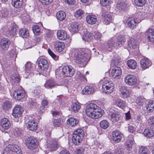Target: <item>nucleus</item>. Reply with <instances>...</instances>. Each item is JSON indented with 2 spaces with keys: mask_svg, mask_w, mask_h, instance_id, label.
Returning a JSON list of instances; mask_svg holds the SVG:
<instances>
[{
  "mask_svg": "<svg viewBox=\"0 0 154 154\" xmlns=\"http://www.w3.org/2000/svg\"><path fill=\"white\" fill-rule=\"evenodd\" d=\"M91 54L88 49L83 48L73 50L71 55L76 63L82 64L88 60Z\"/></svg>",
  "mask_w": 154,
  "mask_h": 154,
  "instance_id": "nucleus-1",
  "label": "nucleus"
},
{
  "mask_svg": "<svg viewBox=\"0 0 154 154\" xmlns=\"http://www.w3.org/2000/svg\"><path fill=\"white\" fill-rule=\"evenodd\" d=\"M103 110L95 103H91L87 105L85 109L87 115L93 119H98L103 115Z\"/></svg>",
  "mask_w": 154,
  "mask_h": 154,
  "instance_id": "nucleus-2",
  "label": "nucleus"
},
{
  "mask_svg": "<svg viewBox=\"0 0 154 154\" xmlns=\"http://www.w3.org/2000/svg\"><path fill=\"white\" fill-rule=\"evenodd\" d=\"M100 83L102 85L103 92L105 94H109L114 91V84L110 79L104 78L100 80Z\"/></svg>",
  "mask_w": 154,
  "mask_h": 154,
  "instance_id": "nucleus-3",
  "label": "nucleus"
},
{
  "mask_svg": "<svg viewBox=\"0 0 154 154\" xmlns=\"http://www.w3.org/2000/svg\"><path fill=\"white\" fill-rule=\"evenodd\" d=\"M126 39L124 36L121 35H118L116 39L112 38L109 40L108 42L107 47V48L112 49L117 48L121 47Z\"/></svg>",
  "mask_w": 154,
  "mask_h": 154,
  "instance_id": "nucleus-4",
  "label": "nucleus"
},
{
  "mask_svg": "<svg viewBox=\"0 0 154 154\" xmlns=\"http://www.w3.org/2000/svg\"><path fill=\"white\" fill-rule=\"evenodd\" d=\"M84 132L82 129H77L74 131L72 138V141L75 145H79L82 141Z\"/></svg>",
  "mask_w": 154,
  "mask_h": 154,
  "instance_id": "nucleus-5",
  "label": "nucleus"
},
{
  "mask_svg": "<svg viewBox=\"0 0 154 154\" xmlns=\"http://www.w3.org/2000/svg\"><path fill=\"white\" fill-rule=\"evenodd\" d=\"M60 146L59 143L57 139L49 137L47 141V149L50 151L56 150Z\"/></svg>",
  "mask_w": 154,
  "mask_h": 154,
  "instance_id": "nucleus-6",
  "label": "nucleus"
},
{
  "mask_svg": "<svg viewBox=\"0 0 154 154\" xmlns=\"http://www.w3.org/2000/svg\"><path fill=\"white\" fill-rule=\"evenodd\" d=\"M141 21V17L139 14H136L132 17L128 18L126 23L127 25L131 29H134L136 24L139 23Z\"/></svg>",
  "mask_w": 154,
  "mask_h": 154,
  "instance_id": "nucleus-7",
  "label": "nucleus"
},
{
  "mask_svg": "<svg viewBox=\"0 0 154 154\" xmlns=\"http://www.w3.org/2000/svg\"><path fill=\"white\" fill-rule=\"evenodd\" d=\"M2 154H22L19 147L16 145H9L4 149Z\"/></svg>",
  "mask_w": 154,
  "mask_h": 154,
  "instance_id": "nucleus-8",
  "label": "nucleus"
},
{
  "mask_svg": "<svg viewBox=\"0 0 154 154\" xmlns=\"http://www.w3.org/2000/svg\"><path fill=\"white\" fill-rule=\"evenodd\" d=\"M108 115L111 121L114 122L118 121L122 118L121 114L118 112H116L112 108L109 109Z\"/></svg>",
  "mask_w": 154,
  "mask_h": 154,
  "instance_id": "nucleus-9",
  "label": "nucleus"
},
{
  "mask_svg": "<svg viewBox=\"0 0 154 154\" xmlns=\"http://www.w3.org/2000/svg\"><path fill=\"white\" fill-rule=\"evenodd\" d=\"M25 144L26 147L31 149H35L38 145L37 140L32 137L27 138L26 140Z\"/></svg>",
  "mask_w": 154,
  "mask_h": 154,
  "instance_id": "nucleus-10",
  "label": "nucleus"
},
{
  "mask_svg": "<svg viewBox=\"0 0 154 154\" xmlns=\"http://www.w3.org/2000/svg\"><path fill=\"white\" fill-rule=\"evenodd\" d=\"M62 71L64 75L71 77L75 73V69L71 66H65L62 68Z\"/></svg>",
  "mask_w": 154,
  "mask_h": 154,
  "instance_id": "nucleus-11",
  "label": "nucleus"
},
{
  "mask_svg": "<svg viewBox=\"0 0 154 154\" xmlns=\"http://www.w3.org/2000/svg\"><path fill=\"white\" fill-rule=\"evenodd\" d=\"M124 80L125 84L130 86L134 85L137 82L136 78L133 75L130 74L127 75Z\"/></svg>",
  "mask_w": 154,
  "mask_h": 154,
  "instance_id": "nucleus-12",
  "label": "nucleus"
},
{
  "mask_svg": "<svg viewBox=\"0 0 154 154\" xmlns=\"http://www.w3.org/2000/svg\"><path fill=\"white\" fill-rule=\"evenodd\" d=\"M13 96L16 100H20L25 97V92L22 89H17L13 92Z\"/></svg>",
  "mask_w": 154,
  "mask_h": 154,
  "instance_id": "nucleus-13",
  "label": "nucleus"
},
{
  "mask_svg": "<svg viewBox=\"0 0 154 154\" xmlns=\"http://www.w3.org/2000/svg\"><path fill=\"white\" fill-rule=\"evenodd\" d=\"M122 72L121 68L119 67H114L111 71L112 77L116 79H120L121 76Z\"/></svg>",
  "mask_w": 154,
  "mask_h": 154,
  "instance_id": "nucleus-14",
  "label": "nucleus"
},
{
  "mask_svg": "<svg viewBox=\"0 0 154 154\" xmlns=\"http://www.w3.org/2000/svg\"><path fill=\"white\" fill-rule=\"evenodd\" d=\"M58 38L61 40H64L66 39H68L69 42L71 40L70 36L67 35L66 32L62 29L59 30L57 31V33Z\"/></svg>",
  "mask_w": 154,
  "mask_h": 154,
  "instance_id": "nucleus-15",
  "label": "nucleus"
},
{
  "mask_svg": "<svg viewBox=\"0 0 154 154\" xmlns=\"http://www.w3.org/2000/svg\"><path fill=\"white\" fill-rule=\"evenodd\" d=\"M37 63L38 68L42 70H46L48 68V63L45 59H39L37 61Z\"/></svg>",
  "mask_w": 154,
  "mask_h": 154,
  "instance_id": "nucleus-16",
  "label": "nucleus"
},
{
  "mask_svg": "<svg viewBox=\"0 0 154 154\" xmlns=\"http://www.w3.org/2000/svg\"><path fill=\"white\" fill-rule=\"evenodd\" d=\"M23 112L22 108L19 105H16L13 109L12 115L15 118H20Z\"/></svg>",
  "mask_w": 154,
  "mask_h": 154,
  "instance_id": "nucleus-17",
  "label": "nucleus"
},
{
  "mask_svg": "<svg viewBox=\"0 0 154 154\" xmlns=\"http://www.w3.org/2000/svg\"><path fill=\"white\" fill-rule=\"evenodd\" d=\"M119 91L122 97L125 99L128 97L130 94L129 92L128 88L125 86H119Z\"/></svg>",
  "mask_w": 154,
  "mask_h": 154,
  "instance_id": "nucleus-18",
  "label": "nucleus"
},
{
  "mask_svg": "<svg viewBox=\"0 0 154 154\" xmlns=\"http://www.w3.org/2000/svg\"><path fill=\"white\" fill-rule=\"evenodd\" d=\"M140 68L142 70H145L148 68L151 65L149 60L147 58H144L140 60Z\"/></svg>",
  "mask_w": 154,
  "mask_h": 154,
  "instance_id": "nucleus-19",
  "label": "nucleus"
},
{
  "mask_svg": "<svg viewBox=\"0 0 154 154\" xmlns=\"http://www.w3.org/2000/svg\"><path fill=\"white\" fill-rule=\"evenodd\" d=\"M130 5L127 2L119 1L116 5V8L119 10H125Z\"/></svg>",
  "mask_w": 154,
  "mask_h": 154,
  "instance_id": "nucleus-20",
  "label": "nucleus"
},
{
  "mask_svg": "<svg viewBox=\"0 0 154 154\" xmlns=\"http://www.w3.org/2000/svg\"><path fill=\"white\" fill-rule=\"evenodd\" d=\"M0 44L2 49L3 50L6 51L8 50L10 45V41L8 38H3L1 40Z\"/></svg>",
  "mask_w": 154,
  "mask_h": 154,
  "instance_id": "nucleus-21",
  "label": "nucleus"
},
{
  "mask_svg": "<svg viewBox=\"0 0 154 154\" xmlns=\"http://www.w3.org/2000/svg\"><path fill=\"white\" fill-rule=\"evenodd\" d=\"M122 135L119 131H113L112 134V139L113 141L116 143L120 142L122 138Z\"/></svg>",
  "mask_w": 154,
  "mask_h": 154,
  "instance_id": "nucleus-22",
  "label": "nucleus"
},
{
  "mask_svg": "<svg viewBox=\"0 0 154 154\" xmlns=\"http://www.w3.org/2000/svg\"><path fill=\"white\" fill-rule=\"evenodd\" d=\"M113 103L115 105L122 109L124 108L126 106L125 101L118 97L114 99Z\"/></svg>",
  "mask_w": 154,
  "mask_h": 154,
  "instance_id": "nucleus-23",
  "label": "nucleus"
},
{
  "mask_svg": "<svg viewBox=\"0 0 154 154\" xmlns=\"http://www.w3.org/2000/svg\"><path fill=\"white\" fill-rule=\"evenodd\" d=\"M0 125L4 129H9L11 126V124L8 119L6 118H3L0 121Z\"/></svg>",
  "mask_w": 154,
  "mask_h": 154,
  "instance_id": "nucleus-24",
  "label": "nucleus"
},
{
  "mask_svg": "<svg viewBox=\"0 0 154 154\" xmlns=\"http://www.w3.org/2000/svg\"><path fill=\"white\" fill-rule=\"evenodd\" d=\"M27 128L29 130L35 131L37 128V124L33 120H30L26 123Z\"/></svg>",
  "mask_w": 154,
  "mask_h": 154,
  "instance_id": "nucleus-25",
  "label": "nucleus"
},
{
  "mask_svg": "<svg viewBox=\"0 0 154 154\" xmlns=\"http://www.w3.org/2000/svg\"><path fill=\"white\" fill-rule=\"evenodd\" d=\"M135 146L133 138L128 140L125 143L126 148L128 151V153L130 152L132 149Z\"/></svg>",
  "mask_w": 154,
  "mask_h": 154,
  "instance_id": "nucleus-26",
  "label": "nucleus"
},
{
  "mask_svg": "<svg viewBox=\"0 0 154 154\" xmlns=\"http://www.w3.org/2000/svg\"><path fill=\"white\" fill-rule=\"evenodd\" d=\"M60 83L54 82V80L50 79L48 80L44 85L45 87L47 88H51L56 85H59Z\"/></svg>",
  "mask_w": 154,
  "mask_h": 154,
  "instance_id": "nucleus-27",
  "label": "nucleus"
},
{
  "mask_svg": "<svg viewBox=\"0 0 154 154\" xmlns=\"http://www.w3.org/2000/svg\"><path fill=\"white\" fill-rule=\"evenodd\" d=\"M112 15L108 13H106L103 17V22L106 25L109 24L113 20Z\"/></svg>",
  "mask_w": 154,
  "mask_h": 154,
  "instance_id": "nucleus-28",
  "label": "nucleus"
},
{
  "mask_svg": "<svg viewBox=\"0 0 154 154\" xmlns=\"http://www.w3.org/2000/svg\"><path fill=\"white\" fill-rule=\"evenodd\" d=\"M26 72V75H32V74H34V71L32 68V63L30 62H27L25 65Z\"/></svg>",
  "mask_w": 154,
  "mask_h": 154,
  "instance_id": "nucleus-29",
  "label": "nucleus"
},
{
  "mask_svg": "<svg viewBox=\"0 0 154 154\" xmlns=\"http://www.w3.org/2000/svg\"><path fill=\"white\" fill-rule=\"evenodd\" d=\"M81 33L82 39L85 41L88 42L92 38L91 33L86 30H84L83 32H81Z\"/></svg>",
  "mask_w": 154,
  "mask_h": 154,
  "instance_id": "nucleus-30",
  "label": "nucleus"
},
{
  "mask_svg": "<svg viewBox=\"0 0 154 154\" xmlns=\"http://www.w3.org/2000/svg\"><path fill=\"white\" fill-rule=\"evenodd\" d=\"M70 31L72 33H76L79 30V24L76 22L72 23L69 27Z\"/></svg>",
  "mask_w": 154,
  "mask_h": 154,
  "instance_id": "nucleus-31",
  "label": "nucleus"
},
{
  "mask_svg": "<svg viewBox=\"0 0 154 154\" xmlns=\"http://www.w3.org/2000/svg\"><path fill=\"white\" fill-rule=\"evenodd\" d=\"M64 43L62 42H56L54 45V48L57 51H62L64 48Z\"/></svg>",
  "mask_w": 154,
  "mask_h": 154,
  "instance_id": "nucleus-32",
  "label": "nucleus"
},
{
  "mask_svg": "<svg viewBox=\"0 0 154 154\" xmlns=\"http://www.w3.org/2000/svg\"><path fill=\"white\" fill-rule=\"evenodd\" d=\"M86 20L88 23L93 24L96 23L97 20L96 16L94 15H88L86 17Z\"/></svg>",
  "mask_w": 154,
  "mask_h": 154,
  "instance_id": "nucleus-33",
  "label": "nucleus"
},
{
  "mask_svg": "<svg viewBox=\"0 0 154 154\" xmlns=\"http://www.w3.org/2000/svg\"><path fill=\"white\" fill-rule=\"evenodd\" d=\"M148 39L151 42H154V29H149L146 31Z\"/></svg>",
  "mask_w": 154,
  "mask_h": 154,
  "instance_id": "nucleus-34",
  "label": "nucleus"
},
{
  "mask_svg": "<svg viewBox=\"0 0 154 154\" xmlns=\"http://www.w3.org/2000/svg\"><path fill=\"white\" fill-rule=\"evenodd\" d=\"M10 81L12 83H18L20 80L19 74L17 73H14L12 74L10 77Z\"/></svg>",
  "mask_w": 154,
  "mask_h": 154,
  "instance_id": "nucleus-35",
  "label": "nucleus"
},
{
  "mask_svg": "<svg viewBox=\"0 0 154 154\" xmlns=\"http://www.w3.org/2000/svg\"><path fill=\"white\" fill-rule=\"evenodd\" d=\"M17 27L15 25L11 26L7 31L8 35H14L16 34Z\"/></svg>",
  "mask_w": 154,
  "mask_h": 154,
  "instance_id": "nucleus-36",
  "label": "nucleus"
},
{
  "mask_svg": "<svg viewBox=\"0 0 154 154\" xmlns=\"http://www.w3.org/2000/svg\"><path fill=\"white\" fill-rule=\"evenodd\" d=\"M79 122L78 119L73 117L69 118L66 121L67 124L72 127H74Z\"/></svg>",
  "mask_w": 154,
  "mask_h": 154,
  "instance_id": "nucleus-37",
  "label": "nucleus"
},
{
  "mask_svg": "<svg viewBox=\"0 0 154 154\" xmlns=\"http://www.w3.org/2000/svg\"><path fill=\"white\" fill-rule=\"evenodd\" d=\"M95 89L93 86H86L83 90L82 91L85 94H89L93 93Z\"/></svg>",
  "mask_w": 154,
  "mask_h": 154,
  "instance_id": "nucleus-38",
  "label": "nucleus"
},
{
  "mask_svg": "<svg viewBox=\"0 0 154 154\" xmlns=\"http://www.w3.org/2000/svg\"><path fill=\"white\" fill-rule=\"evenodd\" d=\"M81 106L78 102L73 103L71 105V110L74 112H77L80 109Z\"/></svg>",
  "mask_w": 154,
  "mask_h": 154,
  "instance_id": "nucleus-39",
  "label": "nucleus"
},
{
  "mask_svg": "<svg viewBox=\"0 0 154 154\" xmlns=\"http://www.w3.org/2000/svg\"><path fill=\"white\" fill-rule=\"evenodd\" d=\"M19 34L23 38H27L29 36V33L28 30L25 28H23L20 29Z\"/></svg>",
  "mask_w": 154,
  "mask_h": 154,
  "instance_id": "nucleus-40",
  "label": "nucleus"
},
{
  "mask_svg": "<svg viewBox=\"0 0 154 154\" xmlns=\"http://www.w3.org/2000/svg\"><path fill=\"white\" fill-rule=\"evenodd\" d=\"M128 47L131 49H135L137 47L136 41L134 38L131 39L128 41Z\"/></svg>",
  "mask_w": 154,
  "mask_h": 154,
  "instance_id": "nucleus-41",
  "label": "nucleus"
},
{
  "mask_svg": "<svg viewBox=\"0 0 154 154\" xmlns=\"http://www.w3.org/2000/svg\"><path fill=\"white\" fill-rule=\"evenodd\" d=\"M143 134L145 137L149 138L153 137L154 135L153 130L149 128H146L144 129Z\"/></svg>",
  "mask_w": 154,
  "mask_h": 154,
  "instance_id": "nucleus-42",
  "label": "nucleus"
},
{
  "mask_svg": "<svg viewBox=\"0 0 154 154\" xmlns=\"http://www.w3.org/2000/svg\"><path fill=\"white\" fill-rule=\"evenodd\" d=\"M85 13V12L83 10L79 9L74 13V16L76 18L81 19L84 16Z\"/></svg>",
  "mask_w": 154,
  "mask_h": 154,
  "instance_id": "nucleus-43",
  "label": "nucleus"
},
{
  "mask_svg": "<svg viewBox=\"0 0 154 154\" xmlns=\"http://www.w3.org/2000/svg\"><path fill=\"white\" fill-rule=\"evenodd\" d=\"M12 5L15 8H19L23 5V0H12Z\"/></svg>",
  "mask_w": 154,
  "mask_h": 154,
  "instance_id": "nucleus-44",
  "label": "nucleus"
},
{
  "mask_svg": "<svg viewBox=\"0 0 154 154\" xmlns=\"http://www.w3.org/2000/svg\"><path fill=\"white\" fill-rule=\"evenodd\" d=\"M56 17L58 20L62 21L66 18V14L63 11H59L56 14Z\"/></svg>",
  "mask_w": 154,
  "mask_h": 154,
  "instance_id": "nucleus-45",
  "label": "nucleus"
},
{
  "mask_svg": "<svg viewBox=\"0 0 154 154\" xmlns=\"http://www.w3.org/2000/svg\"><path fill=\"white\" fill-rule=\"evenodd\" d=\"M146 109L149 112H152L154 111V101H149L146 105Z\"/></svg>",
  "mask_w": 154,
  "mask_h": 154,
  "instance_id": "nucleus-46",
  "label": "nucleus"
},
{
  "mask_svg": "<svg viewBox=\"0 0 154 154\" xmlns=\"http://www.w3.org/2000/svg\"><path fill=\"white\" fill-rule=\"evenodd\" d=\"M127 64L128 67L132 69H135L137 66V63L134 60H129L127 61Z\"/></svg>",
  "mask_w": 154,
  "mask_h": 154,
  "instance_id": "nucleus-47",
  "label": "nucleus"
},
{
  "mask_svg": "<svg viewBox=\"0 0 154 154\" xmlns=\"http://www.w3.org/2000/svg\"><path fill=\"white\" fill-rule=\"evenodd\" d=\"M53 127L52 128L55 127H59L63 123V121L61 120V119L59 118L58 119H55L52 122Z\"/></svg>",
  "mask_w": 154,
  "mask_h": 154,
  "instance_id": "nucleus-48",
  "label": "nucleus"
},
{
  "mask_svg": "<svg viewBox=\"0 0 154 154\" xmlns=\"http://www.w3.org/2000/svg\"><path fill=\"white\" fill-rule=\"evenodd\" d=\"M21 18L23 21L24 23L29 22L30 20L29 16L25 13L21 14Z\"/></svg>",
  "mask_w": 154,
  "mask_h": 154,
  "instance_id": "nucleus-49",
  "label": "nucleus"
},
{
  "mask_svg": "<svg viewBox=\"0 0 154 154\" xmlns=\"http://www.w3.org/2000/svg\"><path fill=\"white\" fill-rule=\"evenodd\" d=\"M109 123L108 121L104 120L100 122V125L101 128L103 129H105L108 128Z\"/></svg>",
  "mask_w": 154,
  "mask_h": 154,
  "instance_id": "nucleus-50",
  "label": "nucleus"
},
{
  "mask_svg": "<svg viewBox=\"0 0 154 154\" xmlns=\"http://www.w3.org/2000/svg\"><path fill=\"white\" fill-rule=\"evenodd\" d=\"M146 2V0H134V4L138 7H142Z\"/></svg>",
  "mask_w": 154,
  "mask_h": 154,
  "instance_id": "nucleus-51",
  "label": "nucleus"
},
{
  "mask_svg": "<svg viewBox=\"0 0 154 154\" xmlns=\"http://www.w3.org/2000/svg\"><path fill=\"white\" fill-rule=\"evenodd\" d=\"M144 101V99L142 97L140 96L137 98L136 100V103L140 106H141L143 105Z\"/></svg>",
  "mask_w": 154,
  "mask_h": 154,
  "instance_id": "nucleus-52",
  "label": "nucleus"
},
{
  "mask_svg": "<svg viewBox=\"0 0 154 154\" xmlns=\"http://www.w3.org/2000/svg\"><path fill=\"white\" fill-rule=\"evenodd\" d=\"M32 30L34 33L36 35L40 34L41 29L38 25H34L32 27Z\"/></svg>",
  "mask_w": 154,
  "mask_h": 154,
  "instance_id": "nucleus-53",
  "label": "nucleus"
},
{
  "mask_svg": "<svg viewBox=\"0 0 154 154\" xmlns=\"http://www.w3.org/2000/svg\"><path fill=\"white\" fill-rule=\"evenodd\" d=\"M11 107V103L8 101H6L3 104V108L5 110H8Z\"/></svg>",
  "mask_w": 154,
  "mask_h": 154,
  "instance_id": "nucleus-54",
  "label": "nucleus"
},
{
  "mask_svg": "<svg viewBox=\"0 0 154 154\" xmlns=\"http://www.w3.org/2000/svg\"><path fill=\"white\" fill-rule=\"evenodd\" d=\"M110 0H100V5L103 7L109 6L111 4Z\"/></svg>",
  "mask_w": 154,
  "mask_h": 154,
  "instance_id": "nucleus-55",
  "label": "nucleus"
},
{
  "mask_svg": "<svg viewBox=\"0 0 154 154\" xmlns=\"http://www.w3.org/2000/svg\"><path fill=\"white\" fill-rule=\"evenodd\" d=\"M148 124L152 128H154V117H150L148 119Z\"/></svg>",
  "mask_w": 154,
  "mask_h": 154,
  "instance_id": "nucleus-56",
  "label": "nucleus"
},
{
  "mask_svg": "<svg viewBox=\"0 0 154 154\" xmlns=\"http://www.w3.org/2000/svg\"><path fill=\"white\" fill-rule=\"evenodd\" d=\"M140 154H149L147 148L144 146L141 147L140 149Z\"/></svg>",
  "mask_w": 154,
  "mask_h": 154,
  "instance_id": "nucleus-57",
  "label": "nucleus"
},
{
  "mask_svg": "<svg viewBox=\"0 0 154 154\" xmlns=\"http://www.w3.org/2000/svg\"><path fill=\"white\" fill-rule=\"evenodd\" d=\"M85 149L84 147H82L77 149L76 152V154H83Z\"/></svg>",
  "mask_w": 154,
  "mask_h": 154,
  "instance_id": "nucleus-58",
  "label": "nucleus"
},
{
  "mask_svg": "<svg viewBox=\"0 0 154 154\" xmlns=\"http://www.w3.org/2000/svg\"><path fill=\"white\" fill-rule=\"evenodd\" d=\"M48 52L49 54L55 60H57V56L50 49H48Z\"/></svg>",
  "mask_w": 154,
  "mask_h": 154,
  "instance_id": "nucleus-59",
  "label": "nucleus"
},
{
  "mask_svg": "<svg viewBox=\"0 0 154 154\" xmlns=\"http://www.w3.org/2000/svg\"><path fill=\"white\" fill-rule=\"evenodd\" d=\"M44 5H48L51 3L53 0H39Z\"/></svg>",
  "mask_w": 154,
  "mask_h": 154,
  "instance_id": "nucleus-60",
  "label": "nucleus"
},
{
  "mask_svg": "<svg viewBox=\"0 0 154 154\" xmlns=\"http://www.w3.org/2000/svg\"><path fill=\"white\" fill-rule=\"evenodd\" d=\"M48 104V102L46 99H43L42 103V105L43 107H47Z\"/></svg>",
  "mask_w": 154,
  "mask_h": 154,
  "instance_id": "nucleus-61",
  "label": "nucleus"
},
{
  "mask_svg": "<svg viewBox=\"0 0 154 154\" xmlns=\"http://www.w3.org/2000/svg\"><path fill=\"white\" fill-rule=\"evenodd\" d=\"M116 154H124L123 149L121 148H118L115 152Z\"/></svg>",
  "mask_w": 154,
  "mask_h": 154,
  "instance_id": "nucleus-62",
  "label": "nucleus"
},
{
  "mask_svg": "<svg viewBox=\"0 0 154 154\" xmlns=\"http://www.w3.org/2000/svg\"><path fill=\"white\" fill-rule=\"evenodd\" d=\"M136 128L133 126L129 125L128 127V130L130 133H134L135 131Z\"/></svg>",
  "mask_w": 154,
  "mask_h": 154,
  "instance_id": "nucleus-63",
  "label": "nucleus"
},
{
  "mask_svg": "<svg viewBox=\"0 0 154 154\" xmlns=\"http://www.w3.org/2000/svg\"><path fill=\"white\" fill-rule=\"evenodd\" d=\"M125 119L126 120L130 119L131 117L130 114V111H129L125 113Z\"/></svg>",
  "mask_w": 154,
  "mask_h": 154,
  "instance_id": "nucleus-64",
  "label": "nucleus"
}]
</instances>
